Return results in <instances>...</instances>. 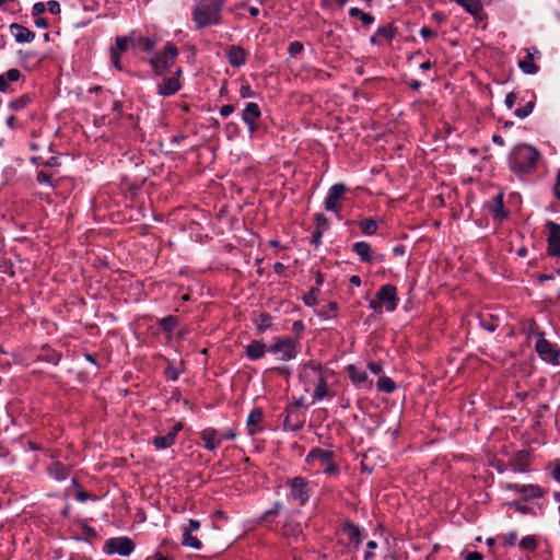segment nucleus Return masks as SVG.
<instances>
[{
    "mask_svg": "<svg viewBox=\"0 0 560 560\" xmlns=\"http://www.w3.org/2000/svg\"><path fill=\"white\" fill-rule=\"evenodd\" d=\"M222 4V0H197L192 11V20L197 27L219 24Z\"/></svg>",
    "mask_w": 560,
    "mask_h": 560,
    "instance_id": "obj_1",
    "label": "nucleus"
},
{
    "mask_svg": "<svg viewBox=\"0 0 560 560\" xmlns=\"http://www.w3.org/2000/svg\"><path fill=\"white\" fill-rule=\"evenodd\" d=\"M538 151L527 144L516 145L509 156L510 167L515 173H528L536 167Z\"/></svg>",
    "mask_w": 560,
    "mask_h": 560,
    "instance_id": "obj_2",
    "label": "nucleus"
},
{
    "mask_svg": "<svg viewBox=\"0 0 560 560\" xmlns=\"http://www.w3.org/2000/svg\"><path fill=\"white\" fill-rule=\"evenodd\" d=\"M397 289L395 285L385 284L380 288L375 299L370 300L369 306L376 313H382L383 308L393 312L398 305Z\"/></svg>",
    "mask_w": 560,
    "mask_h": 560,
    "instance_id": "obj_3",
    "label": "nucleus"
},
{
    "mask_svg": "<svg viewBox=\"0 0 560 560\" xmlns=\"http://www.w3.org/2000/svg\"><path fill=\"white\" fill-rule=\"evenodd\" d=\"M178 56V49L176 46L167 42L163 49L150 59V65L153 68L155 74H164L173 65Z\"/></svg>",
    "mask_w": 560,
    "mask_h": 560,
    "instance_id": "obj_4",
    "label": "nucleus"
},
{
    "mask_svg": "<svg viewBox=\"0 0 560 560\" xmlns=\"http://www.w3.org/2000/svg\"><path fill=\"white\" fill-rule=\"evenodd\" d=\"M325 375H327V371L323 370L320 364L306 363L300 372V380L304 384V390L310 392L316 383L322 382Z\"/></svg>",
    "mask_w": 560,
    "mask_h": 560,
    "instance_id": "obj_5",
    "label": "nucleus"
},
{
    "mask_svg": "<svg viewBox=\"0 0 560 560\" xmlns=\"http://www.w3.org/2000/svg\"><path fill=\"white\" fill-rule=\"evenodd\" d=\"M269 352L281 361L292 360L298 354L296 345L291 338H277L270 346Z\"/></svg>",
    "mask_w": 560,
    "mask_h": 560,
    "instance_id": "obj_6",
    "label": "nucleus"
},
{
    "mask_svg": "<svg viewBox=\"0 0 560 560\" xmlns=\"http://www.w3.org/2000/svg\"><path fill=\"white\" fill-rule=\"evenodd\" d=\"M538 339L535 345V349L539 357L552 364L560 363V350L557 346L552 345L550 341L544 338L542 334H536Z\"/></svg>",
    "mask_w": 560,
    "mask_h": 560,
    "instance_id": "obj_7",
    "label": "nucleus"
},
{
    "mask_svg": "<svg viewBox=\"0 0 560 560\" xmlns=\"http://www.w3.org/2000/svg\"><path fill=\"white\" fill-rule=\"evenodd\" d=\"M135 550L133 541L128 537L110 538L105 544V551L108 553H118L129 556Z\"/></svg>",
    "mask_w": 560,
    "mask_h": 560,
    "instance_id": "obj_8",
    "label": "nucleus"
},
{
    "mask_svg": "<svg viewBox=\"0 0 560 560\" xmlns=\"http://www.w3.org/2000/svg\"><path fill=\"white\" fill-rule=\"evenodd\" d=\"M331 457H334V453L331 451L314 448L308 453L306 462L317 472H322Z\"/></svg>",
    "mask_w": 560,
    "mask_h": 560,
    "instance_id": "obj_9",
    "label": "nucleus"
},
{
    "mask_svg": "<svg viewBox=\"0 0 560 560\" xmlns=\"http://www.w3.org/2000/svg\"><path fill=\"white\" fill-rule=\"evenodd\" d=\"M346 191L347 187L345 184L338 183L332 185L325 198L326 210L337 212L339 210V200L342 198Z\"/></svg>",
    "mask_w": 560,
    "mask_h": 560,
    "instance_id": "obj_10",
    "label": "nucleus"
},
{
    "mask_svg": "<svg viewBox=\"0 0 560 560\" xmlns=\"http://www.w3.org/2000/svg\"><path fill=\"white\" fill-rule=\"evenodd\" d=\"M548 231V253L551 256H560V224L552 221L546 224Z\"/></svg>",
    "mask_w": 560,
    "mask_h": 560,
    "instance_id": "obj_11",
    "label": "nucleus"
},
{
    "mask_svg": "<svg viewBox=\"0 0 560 560\" xmlns=\"http://www.w3.org/2000/svg\"><path fill=\"white\" fill-rule=\"evenodd\" d=\"M261 116L259 106L256 103H247L242 113V119L247 125L248 131L254 133L257 130V121Z\"/></svg>",
    "mask_w": 560,
    "mask_h": 560,
    "instance_id": "obj_12",
    "label": "nucleus"
},
{
    "mask_svg": "<svg viewBox=\"0 0 560 560\" xmlns=\"http://www.w3.org/2000/svg\"><path fill=\"white\" fill-rule=\"evenodd\" d=\"M503 192L497 194L491 200L487 202V209L493 220L503 221L508 218L509 212L505 210L503 205Z\"/></svg>",
    "mask_w": 560,
    "mask_h": 560,
    "instance_id": "obj_13",
    "label": "nucleus"
},
{
    "mask_svg": "<svg viewBox=\"0 0 560 560\" xmlns=\"http://www.w3.org/2000/svg\"><path fill=\"white\" fill-rule=\"evenodd\" d=\"M542 492H534L530 497H525L521 501L509 502L508 505L515 508V510L522 514L533 513L535 514L534 499L540 498Z\"/></svg>",
    "mask_w": 560,
    "mask_h": 560,
    "instance_id": "obj_14",
    "label": "nucleus"
},
{
    "mask_svg": "<svg viewBox=\"0 0 560 560\" xmlns=\"http://www.w3.org/2000/svg\"><path fill=\"white\" fill-rule=\"evenodd\" d=\"M10 31L18 43H31L35 38L34 32L18 23L11 24Z\"/></svg>",
    "mask_w": 560,
    "mask_h": 560,
    "instance_id": "obj_15",
    "label": "nucleus"
},
{
    "mask_svg": "<svg viewBox=\"0 0 560 560\" xmlns=\"http://www.w3.org/2000/svg\"><path fill=\"white\" fill-rule=\"evenodd\" d=\"M180 89V83L178 78L172 77L166 78L159 84L158 93L162 96H170L175 94Z\"/></svg>",
    "mask_w": 560,
    "mask_h": 560,
    "instance_id": "obj_16",
    "label": "nucleus"
},
{
    "mask_svg": "<svg viewBox=\"0 0 560 560\" xmlns=\"http://www.w3.org/2000/svg\"><path fill=\"white\" fill-rule=\"evenodd\" d=\"M201 439L205 443V447L209 451L215 450L221 444L219 431L212 428L205 429L201 432Z\"/></svg>",
    "mask_w": 560,
    "mask_h": 560,
    "instance_id": "obj_17",
    "label": "nucleus"
},
{
    "mask_svg": "<svg viewBox=\"0 0 560 560\" xmlns=\"http://www.w3.org/2000/svg\"><path fill=\"white\" fill-rule=\"evenodd\" d=\"M348 371H349V376L353 383H355L364 388L372 387V381L369 380L365 371H362V370L355 368L354 365H349Z\"/></svg>",
    "mask_w": 560,
    "mask_h": 560,
    "instance_id": "obj_18",
    "label": "nucleus"
},
{
    "mask_svg": "<svg viewBox=\"0 0 560 560\" xmlns=\"http://www.w3.org/2000/svg\"><path fill=\"white\" fill-rule=\"evenodd\" d=\"M245 353L250 360L261 359L266 353V345L260 340H254L245 347Z\"/></svg>",
    "mask_w": 560,
    "mask_h": 560,
    "instance_id": "obj_19",
    "label": "nucleus"
},
{
    "mask_svg": "<svg viewBox=\"0 0 560 560\" xmlns=\"http://www.w3.org/2000/svg\"><path fill=\"white\" fill-rule=\"evenodd\" d=\"M228 59L233 67H241L246 62V52L241 46H232L228 51Z\"/></svg>",
    "mask_w": 560,
    "mask_h": 560,
    "instance_id": "obj_20",
    "label": "nucleus"
},
{
    "mask_svg": "<svg viewBox=\"0 0 560 560\" xmlns=\"http://www.w3.org/2000/svg\"><path fill=\"white\" fill-rule=\"evenodd\" d=\"M262 420V412L259 409H254L247 417L246 427L250 435L261 431L259 423Z\"/></svg>",
    "mask_w": 560,
    "mask_h": 560,
    "instance_id": "obj_21",
    "label": "nucleus"
},
{
    "mask_svg": "<svg viewBox=\"0 0 560 560\" xmlns=\"http://www.w3.org/2000/svg\"><path fill=\"white\" fill-rule=\"evenodd\" d=\"M343 533L348 536L349 540L355 546L361 544L360 528L353 523L347 522L342 527Z\"/></svg>",
    "mask_w": 560,
    "mask_h": 560,
    "instance_id": "obj_22",
    "label": "nucleus"
},
{
    "mask_svg": "<svg viewBox=\"0 0 560 560\" xmlns=\"http://www.w3.org/2000/svg\"><path fill=\"white\" fill-rule=\"evenodd\" d=\"M353 252L359 256L362 261H371V246L366 242H357L353 244Z\"/></svg>",
    "mask_w": 560,
    "mask_h": 560,
    "instance_id": "obj_23",
    "label": "nucleus"
},
{
    "mask_svg": "<svg viewBox=\"0 0 560 560\" xmlns=\"http://www.w3.org/2000/svg\"><path fill=\"white\" fill-rule=\"evenodd\" d=\"M518 67L526 74H534L538 71V67L535 65L533 57L530 56V49H527L525 59L518 61Z\"/></svg>",
    "mask_w": 560,
    "mask_h": 560,
    "instance_id": "obj_24",
    "label": "nucleus"
},
{
    "mask_svg": "<svg viewBox=\"0 0 560 560\" xmlns=\"http://www.w3.org/2000/svg\"><path fill=\"white\" fill-rule=\"evenodd\" d=\"M175 440L172 434L159 435L153 439V445L156 450H165L174 444Z\"/></svg>",
    "mask_w": 560,
    "mask_h": 560,
    "instance_id": "obj_25",
    "label": "nucleus"
},
{
    "mask_svg": "<svg viewBox=\"0 0 560 560\" xmlns=\"http://www.w3.org/2000/svg\"><path fill=\"white\" fill-rule=\"evenodd\" d=\"M326 376L327 375H325L322 378L320 383H316L315 386L313 387V389H314V394H313L314 400H320L324 397L328 396L329 393H328V389H327Z\"/></svg>",
    "mask_w": 560,
    "mask_h": 560,
    "instance_id": "obj_26",
    "label": "nucleus"
},
{
    "mask_svg": "<svg viewBox=\"0 0 560 560\" xmlns=\"http://www.w3.org/2000/svg\"><path fill=\"white\" fill-rule=\"evenodd\" d=\"M377 389L384 393H393L396 388L395 382L387 376H381L377 381Z\"/></svg>",
    "mask_w": 560,
    "mask_h": 560,
    "instance_id": "obj_27",
    "label": "nucleus"
},
{
    "mask_svg": "<svg viewBox=\"0 0 560 560\" xmlns=\"http://www.w3.org/2000/svg\"><path fill=\"white\" fill-rule=\"evenodd\" d=\"M183 545L195 550H199L201 548V541L197 537L192 536L189 530H184Z\"/></svg>",
    "mask_w": 560,
    "mask_h": 560,
    "instance_id": "obj_28",
    "label": "nucleus"
},
{
    "mask_svg": "<svg viewBox=\"0 0 560 560\" xmlns=\"http://www.w3.org/2000/svg\"><path fill=\"white\" fill-rule=\"evenodd\" d=\"M349 15L359 18L364 25H370L374 22V18L371 14L361 11L359 8H351Z\"/></svg>",
    "mask_w": 560,
    "mask_h": 560,
    "instance_id": "obj_29",
    "label": "nucleus"
},
{
    "mask_svg": "<svg viewBox=\"0 0 560 560\" xmlns=\"http://www.w3.org/2000/svg\"><path fill=\"white\" fill-rule=\"evenodd\" d=\"M48 471L49 475L52 476L55 479H63L68 475V469L60 463L52 464L49 467Z\"/></svg>",
    "mask_w": 560,
    "mask_h": 560,
    "instance_id": "obj_30",
    "label": "nucleus"
},
{
    "mask_svg": "<svg viewBox=\"0 0 560 560\" xmlns=\"http://www.w3.org/2000/svg\"><path fill=\"white\" fill-rule=\"evenodd\" d=\"M177 317L170 315L162 318L160 325L164 331L172 332L177 327Z\"/></svg>",
    "mask_w": 560,
    "mask_h": 560,
    "instance_id": "obj_31",
    "label": "nucleus"
},
{
    "mask_svg": "<svg viewBox=\"0 0 560 560\" xmlns=\"http://www.w3.org/2000/svg\"><path fill=\"white\" fill-rule=\"evenodd\" d=\"M360 229L364 234L372 235L376 232L377 224L373 219H365L360 222Z\"/></svg>",
    "mask_w": 560,
    "mask_h": 560,
    "instance_id": "obj_32",
    "label": "nucleus"
},
{
    "mask_svg": "<svg viewBox=\"0 0 560 560\" xmlns=\"http://www.w3.org/2000/svg\"><path fill=\"white\" fill-rule=\"evenodd\" d=\"M518 546L523 550L534 551L537 548V540L534 536H526L521 539Z\"/></svg>",
    "mask_w": 560,
    "mask_h": 560,
    "instance_id": "obj_33",
    "label": "nucleus"
},
{
    "mask_svg": "<svg viewBox=\"0 0 560 560\" xmlns=\"http://www.w3.org/2000/svg\"><path fill=\"white\" fill-rule=\"evenodd\" d=\"M136 45L144 51H151L155 47V40L149 37H139Z\"/></svg>",
    "mask_w": 560,
    "mask_h": 560,
    "instance_id": "obj_34",
    "label": "nucleus"
},
{
    "mask_svg": "<svg viewBox=\"0 0 560 560\" xmlns=\"http://www.w3.org/2000/svg\"><path fill=\"white\" fill-rule=\"evenodd\" d=\"M288 485L292 490H300L302 488L308 487L310 482L302 478V477H295L288 481Z\"/></svg>",
    "mask_w": 560,
    "mask_h": 560,
    "instance_id": "obj_35",
    "label": "nucleus"
},
{
    "mask_svg": "<svg viewBox=\"0 0 560 560\" xmlns=\"http://www.w3.org/2000/svg\"><path fill=\"white\" fill-rule=\"evenodd\" d=\"M293 416L294 412L289 411L284 419V424L288 425L292 431H298L302 428V423L299 420H294Z\"/></svg>",
    "mask_w": 560,
    "mask_h": 560,
    "instance_id": "obj_36",
    "label": "nucleus"
},
{
    "mask_svg": "<svg viewBox=\"0 0 560 560\" xmlns=\"http://www.w3.org/2000/svg\"><path fill=\"white\" fill-rule=\"evenodd\" d=\"M534 109V102H528L524 107L522 108H517L515 112H514V115L518 118H526L527 116H529L532 114Z\"/></svg>",
    "mask_w": 560,
    "mask_h": 560,
    "instance_id": "obj_37",
    "label": "nucleus"
},
{
    "mask_svg": "<svg viewBox=\"0 0 560 560\" xmlns=\"http://www.w3.org/2000/svg\"><path fill=\"white\" fill-rule=\"evenodd\" d=\"M31 98L28 95H22L21 97H19L18 100L13 101L10 106L15 109V110H19V109H22L24 107L27 106V104L30 103Z\"/></svg>",
    "mask_w": 560,
    "mask_h": 560,
    "instance_id": "obj_38",
    "label": "nucleus"
},
{
    "mask_svg": "<svg viewBox=\"0 0 560 560\" xmlns=\"http://www.w3.org/2000/svg\"><path fill=\"white\" fill-rule=\"evenodd\" d=\"M289 499L301 506L304 505L305 502L308 500V495L307 492H291Z\"/></svg>",
    "mask_w": 560,
    "mask_h": 560,
    "instance_id": "obj_39",
    "label": "nucleus"
},
{
    "mask_svg": "<svg viewBox=\"0 0 560 560\" xmlns=\"http://www.w3.org/2000/svg\"><path fill=\"white\" fill-rule=\"evenodd\" d=\"M376 36H380V37L390 40L394 38L395 32L390 26H382V27H378V30L376 32Z\"/></svg>",
    "mask_w": 560,
    "mask_h": 560,
    "instance_id": "obj_40",
    "label": "nucleus"
},
{
    "mask_svg": "<svg viewBox=\"0 0 560 560\" xmlns=\"http://www.w3.org/2000/svg\"><path fill=\"white\" fill-rule=\"evenodd\" d=\"M328 477H334L338 474V467L334 460V457L328 462V464L324 467V470L322 471Z\"/></svg>",
    "mask_w": 560,
    "mask_h": 560,
    "instance_id": "obj_41",
    "label": "nucleus"
},
{
    "mask_svg": "<svg viewBox=\"0 0 560 560\" xmlns=\"http://www.w3.org/2000/svg\"><path fill=\"white\" fill-rule=\"evenodd\" d=\"M129 38L127 37H117L116 38V47H114L119 54L125 51L129 45Z\"/></svg>",
    "mask_w": 560,
    "mask_h": 560,
    "instance_id": "obj_42",
    "label": "nucleus"
},
{
    "mask_svg": "<svg viewBox=\"0 0 560 560\" xmlns=\"http://www.w3.org/2000/svg\"><path fill=\"white\" fill-rule=\"evenodd\" d=\"M3 75H5L8 82H15L20 79L21 72L18 69H10Z\"/></svg>",
    "mask_w": 560,
    "mask_h": 560,
    "instance_id": "obj_43",
    "label": "nucleus"
},
{
    "mask_svg": "<svg viewBox=\"0 0 560 560\" xmlns=\"http://www.w3.org/2000/svg\"><path fill=\"white\" fill-rule=\"evenodd\" d=\"M288 50H289V54L291 56H295V55L300 54L303 50V44L300 43V42H292L289 45Z\"/></svg>",
    "mask_w": 560,
    "mask_h": 560,
    "instance_id": "obj_44",
    "label": "nucleus"
},
{
    "mask_svg": "<svg viewBox=\"0 0 560 560\" xmlns=\"http://www.w3.org/2000/svg\"><path fill=\"white\" fill-rule=\"evenodd\" d=\"M240 95L243 98H249L255 96V92L250 89L248 84H243L240 89Z\"/></svg>",
    "mask_w": 560,
    "mask_h": 560,
    "instance_id": "obj_45",
    "label": "nucleus"
},
{
    "mask_svg": "<svg viewBox=\"0 0 560 560\" xmlns=\"http://www.w3.org/2000/svg\"><path fill=\"white\" fill-rule=\"evenodd\" d=\"M165 376L170 381H176L178 378V371L174 366L168 365L165 370Z\"/></svg>",
    "mask_w": 560,
    "mask_h": 560,
    "instance_id": "obj_46",
    "label": "nucleus"
},
{
    "mask_svg": "<svg viewBox=\"0 0 560 560\" xmlns=\"http://www.w3.org/2000/svg\"><path fill=\"white\" fill-rule=\"evenodd\" d=\"M314 219H315V222H316V228H319V229H323V230L326 229L327 219H326V217L323 213H316Z\"/></svg>",
    "mask_w": 560,
    "mask_h": 560,
    "instance_id": "obj_47",
    "label": "nucleus"
},
{
    "mask_svg": "<svg viewBox=\"0 0 560 560\" xmlns=\"http://www.w3.org/2000/svg\"><path fill=\"white\" fill-rule=\"evenodd\" d=\"M368 366L369 370L375 375H381L383 373V365L380 362H370Z\"/></svg>",
    "mask_w": 560,
    "mask_h": 560,
    "instance_id": "obj_48",
    "label": "nucleus"
},
{
    "mask_svg": "<svg viewBox=\"0 0 560 560\" xmlns=\"http://www.w3.org/2000/svg\"><path fill=\"white\" fill-rule=\"evenodd\" d=\"M97 500V497L92 495L90 492H75V500L79 502H85L86 500Z\"/></svg>",
    "mask_w": 560,
    "mask_h": 560,
    "instance_id": "obj_49",
    "label": "nucleus"
},
{
    "mask_svg": "<svg viewBox=\"0 0 560 560\" xmlns=\"http://www.w3.org/2000/svg\"><path fill=\"white\" fill-rule=\"evenodd\" d=\"M37 182L39 184H46V185H51V179H50V175H48L47 173L40 171L37 173Z\"/></svg>",
    "mask_w": 560,
    "mask_h": 560,
    "instance_id": "obj_50",
    "label": "nucleus"
},
{
    "mask_svg": "<svg viewBox=\"0 0 560 560\" xmlns=\"http://www.w3.org/2000/svg\"><path fill=\"white\" fill-rule=\"evenodd\" d=\"M323 229L316 228V230L312 234V243L317 247L320 243L323 236Z\"/></svg>",
    "mask_w": 560,
    "mask_h": 560,
    "instance_id": "obj_51",
    "label": "nucleus"
},
{
    "mask_svg": "<svg viewBox=\"0 0 560 560\" xmlns=\"http://www.w3.org/2000/svg\"><path fill=\"white\" fill-rule=\"evenodd\" d=\"M47 8H48L49 12L52 14H59L61 11L59 2L55 1V0L48 1Z\"/></svg>",
    "mask_w": 560,
    "mask_h": 560,
    "instance_id": "obj_52",
    "label": "nucleus"
},
{
    "mask_svg": "<svg viewBox=\"0 0 560 560\" xmlns=\"http://www.w3.org/2000/svg\"><path fill=\"white\" fill-rule=\"evenodd\" d=\"M516 98H517V95L514 92H510V93L506 94V96H505V105H506V107L509 109H511L514 106V104L516 102Z\"/></svg>",
    "mask_w": 560,
    "mask_h": 560,
    "instance_id": "obj_53",
    "label": "nucleus"
},
{
    "mask_svg": "<svg viewBox=\"0 0 560 560\" xmlns=\"http://www.w3.org/2000/svg\"><path fill=\"white\" fill-rule=\"evenodd\" d=\"M110 59L115 68L121 70V66L119 65V52L115 48L110 49Z\"/></svg>",
    "mask_w": 560,
    "mask_h": 560,
    "instance_id": "obj_54",
    "label": "nucleus"
},
{
    "mask_svg": "<svg viewBox=\"0 0 560 560\" xmlns=\"http://www.w3.org/2000/svg\"><path fill=\"white\" fill-rule=\"evenodd\" d=\"M516 539H517V534L515 532H511V533L506 534L505 536H503L504 542L509 546H514Z\"/></svg>",
    "mask_w": 560,
    "mask_h": 560,
    "instance_id": "obj_55",
    "label": "nucleus"
},
{
    "mask_svg": "<svg viewBox=\"0 0 560 560\" xmlns=\"http://www.w3.org/2000/svg\"><path fill=\"white\" fill-rule=\"evenodd\" d=\"M270 316L268 314H261L260 315V323L258 324V327L260 329H266L270 326Z\"/></svg>",
    "mask_w": 560,
    "mask_h": 560,
    "instance_id": "obj_56",
    "label": "nucleus"
},
{
    "mask_svg": "<svg viewBox=\"0 0 560 560\" xmlns=\"http://www.w3.org/2000/svg\"><path fill=\"white\" fill-rule=\"evenodd\" d=\"M235 431L233 429H229L224 432H219V438L221 439V442L224 440H233L235 438Z\"/></svg>",
    "mask_w": 560,
    "mask_h": 560,
    "instance_id": "obj_57",
    "label": "nucleus"
},
{
    "mask_svg": "<svg viewBox=\"0 0 560 560\" xmlns=\"http://www.w3.org/2000/svg\"><path fill=\"white\" fill-rule=\"evenodd\" d=\"M46 10V7L43 2H37L34 4L33 7V15L34 16H38L40 15L42 13H44Z\"/></svg>",
    "mask_w": 560,
    "mask_h": 560,
    "instance_id": "obj_58",
    "label": "nucleus"
},
{
    "mask_svg": "<svg viewBox=\"0 0 560 560\" xmlns=\"http://www.w3.org/2000/svg\"><path fill=\"white\" fill-rule=\"evenodd\" d=\"M234 112V106L233 105H223L221 108H220V115L222 117H228L230 116L232 113Z\"/></svg>",
    "mask_w": 560,
    "mask_h": 560,
    "instance_id": "obj_59",
    "label": "nucleus"
},
{
    "mask_svg": "<svg viewBox=\"0 0 560 560\" xmlns=\"http://www.w3.org/2000/svg\"><path fill=\"white\" fill-rule=\"evenodd\" d=\"M376 546H377L376 542L373 541V540L368 542L366 547L370 549V551L365 552L364 560H371L372 559V557H373V552L372 551H373V549L376 548Z\"/></svg>",
    "mask_w": 560,
    "mask_h": 560,
    "instance_id": "obj_60",
    "label": "nucleus"
},
{
    "mask_svg": "<svg viewBox=\"0 0 560 560\" xmlns=\"http://www.w3.org/2000/svg\"><path fill=\"white\" fill-rule=\"evenodd\" d=\"M483 557L480 552L478 551H470V552H467L464 560H482Z\"/></svg>",
    "mask_w": 560,
    "mask_h": 560,
    "instance_id": "obj_61",
    "label": "nucleus"
},
{
    "mask_svg": "<svg viewBox=\"0 0 560 560\" xmlns=\"http://www.w3.org/2000/svg\"><path fill=\"white\" fill-rule=\"evenodd\" d=\"M552 477L560 482V460H557L555 463L553 469H552Z\"/></svg>",
    "mask_w": 560,
    "mask_h": 560,
    "instance_id": "obj_62",
    "label": "nucleus"
},
{
    "mask_svg": "<svg viewBox=\"0 0 560 560\" xmlns=\"http://www.w3.org/2000/svg\"><path fill=\"white\" fill-rule=\"evenodd\" d=\"M420 35L424 38L435 36V32L429 27H422L420 30Z\"/></svg>",
    "mask_w": 560,
    "mask_h": 560,
    "instance_id": "obj_63",
    "label": "nucleus"
},
{
    "mask_svg": "<svg viewBox=\"0 0 560 560\" xmlns=\"http://www.w3.org/2000/svg\"><path fill=\"white\" fill-rule=\"evenodd\" d=\"M147 560H172V559L166 556H163L161 552H156L152 558H148Z\"/></svg>",
    "mask_w": 560,
    "mask_h": 560,
    "instance_id": "obj_64",
    "label": "nucleus"
}]
</instances>
